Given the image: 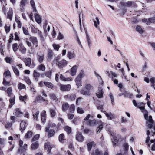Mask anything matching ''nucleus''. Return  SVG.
Returning <instances> with one entry per match:
<instances>
[{
  "instance_id": "1a4fd4ad",
  "label": "nucleus",
  "mask_w": 155,
  "mask_h": 155,
  "mask_svg": "<svg viewBox=\"0 0 155 155\" xmlns=\"http://www.w3.org/2000/svg\"><path fill=\"white\" fill-rule=\"evenodd\" d=\"M98 124V121L95 119L89 120L87 122V125L90 126H94Z\"/></svg>"
},
{
  "instance_id": "5fc2aeb1",
  "label": "nucleus",
  "mask_w": 155,
  "mask_h": 155,
  "mask_svg": "<svg viewBox=\"0 0 155 155\" xmlns=\"http://www.w3.org/2000/svg\"><path fill=\"white\" fill-rule=\"evenodd\" d=\"M30 3H31V6L33 8V12H36L37 11V10L35 8V3H34V1L33 0H31V1H30Z\"/></svg>"
},
{
  "instance_id": "3c124183",
  "label": "nucleus",
  "mask_w": 155,
  "mask_h": 155,
  "mask_svg": "<svg viewBox=\"0 0 155 155\" xmlns=\"http://www.w3.org/2000/svg\"><path fill=\"white\" fill-rule=\"evenodd\" d=\"M30 38H27L26 39L25 42L27 45L29 47H31L32 46L31 43L30 42L31 41Z\"/></svg>"
},
{
  "instance_id": "c85d7f7f",
  "label": "nucleus",
  "mask_w": 155,
  "mask_h": 155,
  "mask_svg": "<svg viewBox=\"0 0 155 155\" xmlns=\"http://www.w3.org/2000/svg\"><path fill=\"white\" fill-rule=\"evenodd\" d=\"M15 97H11L9 101L10 102V104L9 107H11L15 103Z\"/></svg>"
},
{
  "instance_id": "7ed1b4c3",
  "label": "nucleus",
  "mask_w": 155,
  "mask_h": 155,
  "mask_svg": "<svg viewBox=\"0 0 155 155\" xmlns=\"http://www.w3.org/2000/svg\"><path fill=\"white\" fill-rule=\"evenodd\" d=\"M25 62L26 66L30 67L31 68H33L35 66V64L34 62H32L31 63V59L30 58H25Z\"/></svg>"
},
{
  "instance_id": "0eeeda50",
  "label": "nucleus",
  "mask_w": 155,
  "mask_h": 155,
  "mask_svg": "<svg viewBox=\"0 0 155 155\" xmlns=\"http://www.w3.org/2000/svg\"><path fill=\"white\" fill-rule=\"evenodd\" d=\"M45 132L48 133V137L53 136L55 134V131L54 130L51 129L49 130V128L46 127L45 129Z\"/></svg>"
},
{
  "instance_id": "774afa93",
  "label": "nucleus",
  "mask_w": 155,
  "mask_h": 155,
  "mask_svg": "<svg viewBox=\"0 0 155 155\" xmlns=\"http://www.w3.org/2000/svg\"><path fill=\"white\" fill-rule=\"evenodd\" d=\"M70 100L73 101L75 99L76 97V95L74 94H70Z\"/></svg>"
},
{
  "instance_id": "f3484780",
  "label": "nucleus",
  "mask_w": 155,
  "mask_h": 155,
  "mask_svg": "<svg viewBox=\"0 0 155 155\" xmlns=\"http://www.w3.org/2000/svg\"><path fill=\"white\" fill-rule=\"evenodd\" d=\"M132 3L133 2L131 1H128L126 2H120L121 5L128 7H130L132 5Z\"/></svg>"
},
{
  "instance_id": "bb28decb",
  "label": "nucleus",
  "mask_w": 155,
  "mask_h": 155,
  "mask_svg": "<svg viewBox=\"0 0 155 155\" xmlns=\"http://www.w3.org/2000/svg\"><path fill=\"white\" fill-rule=\"evenodd\" d=\"M35 18L36 22L40 24L41 22V19L40 16L38 14H36L35 15Z\"/></svg>"
},
{
  "instance_id": "dca6fc26",
  "label": "nucleus",
  "mask_w": 155,
  "mask_h": 155,
  "mask_svg": "<svg viewBox=\"0 0 155 155\" xmlns=\"http://www.w3.org/2000/svg\"><path fill=\"white\" fill-rule=\"evenodd\" d=\"M4 78H7L8 79H10L11 78V73L8 70H5L3 74Z\"/></svg>"
},
{
  "instance_id": "ddd939ff",
  "label": "nucleus",
  "mask_w": 155,
  "mask_h": 155,
  "mask_svg": "<svg viewBox=\"0 0 155 155\" xmlns=\"http://www.w3.org/2000/svg\"><path fill=\"white\" fill-rule=\"evenodd\" d=\"M37 58L38 62L40 63H41L43 62L44 59V55L43 54H37Z\"/></svg>"
},
{
  "instance_id": "4c0bfd02",
  "label": "nucleus",
  "mask_w": 155,
  "mask_h": 155,
  "mask_svg": "<svg viewBox=\"0 0 155 155\" xmlns=\"http://www.w3.org/2000/svg\"><path fill=\"white\" fill-rule=\"evenodd\" d=\"M155 22V17H153L148 19L147 23V25H149L150 23H154Z\"/></svg>"
},
{
  "instance_id": "09e8293b",
  "label": "nucleus",
  "mask_w": 155,
  "mask_h": 155,
  "mask_svg": "<svg viewBox=\"0 0 155 155\" xmlns=\"http://www.w3.org/2000/svg\"><path fill=\"white\" fill-rule=\"evenodd\" d=\"M97 97L99 98H102L103 97V92L101 90H99L97 93L96 94Z\"/></svg>"
},
{
  "instance_id": "f257e3e1",
  "label": "nucleus",
  "mask_w": 155,
  "mask_h": 155,
  "mask_svg": "<svg viewBox=\"0 0 155 155\" xmlns=\"http://www.w3.org/2000/svg\"><path fill=\"white\" fill-rule=\"evenodd\" d=\"M84 89H82L80 91V93L83 95L89 96L91 92L93 91L94 88V86L88 83H86L84 86Z\"/></svg>"
},
{
  "instance_id": "ea45409f",
  "label": "nucleus",
  "mask_w": 155,
  "mask_h": 155,
  "mask_svg": "<svg viewBox=\"0 0 155 155\" xmlns=\"http://www.w3.org/2000/svg\"><path fill=\"white\" fill-rule=\"evenodd\" d=\"M30 27L31 29V31L32 32L34 33H37L38 31V29L36 28L33 25H31L30 26Z\"/></svg>"
},
{
  "instance_id": "b1692460",
  "label": "nucleus",
  "mask_w": 155,
  "mask_h": 155,
  "mask_svg": "<svg viewBox=\"0 0 155 155\" xmlns=\"http://www.w3.org/2000/svg\"><path fill=\"white\" fill-rule=\"evenodd\" d=\"M102 151H99L98 149H97L94 150L91 153V155H102Z\"/></svg>"
},
{
  "instance_id": "7c9ffc66",
  "label": "nucleus",
  "mask_w": 155,
  "mask_h": 155,
  "mask_svg": "<svg viewBox=\"0 0 155 155\" xmlns=\"http://www.w3.org/2000/svg\"><path fill=\"white\" fill-rule=\"evenodd\" d=\"M12 68L15 74L17 76H18L19 75V71L17 69V68L16 67V66H12Z\"/></svg>"
},
{
  "instance_id": "0e129e2a",
  "label": "nucleus",
  "mask_w": 155,
  "mask_h": 155,
  "mask_svg": "<svg viewBox=\"0 0 155 155\" xmlns=\"http://www.w3.org/2000/svg\"><path fill=\"white\" fill-rule=\"evenodd\" d=\"M101 124L99 126L97 127V133H99L100 131L103 128V125L102 123L100 121Z\"/></svg>"
},
{
  "instance_id": "4d7b16f0",
  "label": "nucleus",
  "mask_w": 155,
  "mask_h": 155,
  "mask_svg": "<svg viewBox=\"0 0 155 155\" xmlns=\"http://www.w3.org/2000/svg\"><path fill=\"white\" fill-rule=\"evenodd\" d=\"M75 109V107L74 104H72L71 105L69 108L70 111L72 113L74 112V111Z\"/></svg>"
},
{
  "instance_id": "412c9836",
  "label": "nucleus",
  "mask_w": 155,
  "mask_h": 155,
  "mask_svg": "<svg viewBox=\"0 0 155 155\" xmlns=\"http://www.w3.org/2000/svg\"><path fill=\"white\" fill-rule=\"evenodd\" d=\"M44 84L45 86L50 89H52L54 87V85L51 82H44Z\"/></svg>"
},
{
  "instance_id": "c9c22d12",
  "label": "nucleus",
  "mask_w": 155,
  "mask_h": 155,
  "mask_svg": "<svg viewBox=\"0 0 155 155\" xmlns=\"http://www.w3.org/2000/svg\"><path fill=\"white\" fill-rule=\"evenodd\" d=\"M12 9H10L7 13V18L11 20L12 16Z\"/></svg>"
},
{
  "instance_id": "49530a36",
  "label": "nucleus",
  "mask_w": 155,
  "mask_h": 155,
  "mask_svg": "<svg viewBox=\"0 0 155 155\" xmlns=\"http://www.w3.org/2000/svg\"><path fill=\"white\" fill-rule=\"evenodd\" d=\"M12 88L11 87L8 88L6 92L9 97L11 96L12 95Z\"/></svg>"
},
{
  "instance_id": "680f3d73",
  "label": "nucleus",
  "mask_w": 155,
  "mask_h": 155,
  "mask_svg": "<svg viewBox=\"0 0 155 155\" xmlns=\"http://www.w3.org/2000/svg\"><path fill=\"white\" fill-rule=\"evenodd\" d=\"M150 142L152 143H153L152 146V150L153 151L155 150V139L151 140Z\"/></svg>"
},
{
  "instance_id": "c03bdc74",
  "label": "nucleus",
  "mask_w": 155,
  "mask_h": 155,
  "mask_svg": "<svg viewBox=\"0 0 155 155\" xmlns=\"http://www.w3.org/2000/svg\"><path fill=\"white\" fill-rule=\"evenodd\" d=\"M15 21L17 24V26L19 28H21L22 26V23L17 18H15Z\"/></svg>"
},
{
  "instance_id": "13d9d810",
  "label": "nucleus",
  "mask_w": 155,
  "mask_h": 155,
  "mask_svg": "<svg viewBox=\"0 0 155 155\" xmlns=\"http://www.w3.org/2000/svg\"><path fill=\"white\" fill-rule=\"evenodd\" d=\"M12 48L14 52H16L18 49V44L17 43L13 44L12 45Z\"/></svg>"
},
{
  "instance_id": "4468645a",
  "label": "nucleus",
  "mask_w": 155,
  "mask_h": 155,
  "mask_svg": "<svg viewBox=\"0 0 155 155\" xmlns=\"http://www.w3.org/2000/svg\"><path fill=\"white\" fill-rule=\"evenodd\" d=\"M78 66L77 65L73 66L71 70V74L72 76H75L77 72V70Z\"/></svg>"
},
{
  "instance_id": "cd10ccee",
  "label": "nucleus",
  "mask_w": 155,
  "mask_h": 155,
  "mask_svg": "<svg viewBox=\"0 0 155 155\" xmlns=\"http://www.w3.org/2000/svg\"><path fill=\"white\" fill-rule=\"evenodd\" d=\"M93 22L95 27L97 28L98 27V25H99L100 23L99 20L97 17H96L95 19H93Z\"/></svg>"
},
{
  "instance_id": "4be33fe9",
  "label": "nucleus",
  "mask_w": 155,
  "mask_h": 155,
  "mask_svg": "<svg viewBox=\"0 0 155 155\" xmlns=\"http://www.w3.org/2000/svg\"><path fill=\"white\" fill-rule=\"evenodd\" d=\"M75 81L78 87L81 86V79L79 78L78 77H76L75 79Z\"/></svg>"
},
{
  "instance_id": "473e14b6",
  "label": "nucleus",
  "mask_w": 155,
  "mask_h": 155,
  "mask_svg": "<svg viewBox=\"0 0 155 155\" xmlns=\"http://www.w3.org/2000/svg\"><path fill=\"white\" fill-rule=\"evenodd\" d=\"M65 138L64 136V134H60L59 136V140L60 142L62 143H64Z\"/></svg>"
},
{
  "instance_id": "e2e57ef3",
  "label": "nucleus",
  "mask_w": 155,
  "mask_h": 155,
  "mask_svg": "<svg viewBox=\"0 0 155 155\" xmlns=\"http://www.w3.org/2000/svg\"><path fill=\"white\" fill-rule=\"evenodd\" d=\"M53 54L51 50H49L48 54V58L49 59H51L53 56Z\"/></svg>"
},
{
  "instance_id": "a18cd8bd",
  "label": "nucleus",
  "mask_w": 155,
  "mask_h": 155,
  "mask_svg": "<svg viewBox=\"0 0 155 155\" xmlns=\"http://www.w3.org/2000/svg\"><path fill=\"white\" fill-rule=\"evenodd\" d=\"M24 79L25 82L29 85H30L31 84V82L29 78V77H25L24 78Z\"/></svg>"
},
{
  "instance_id": "2f4dec72",
  "label": "nucleus",
  "mask_w": 155,
  "mask_h": 155,
  "mask_svg": "<svg viewBox=\"0 0 155 155\" xmlns=\"http://www.w3.org/2000/svg\"><path fill=\"white\" fill-rule=\"evenodd\" d=\"M75 55L71 52H68L67 53V57L69 59H73L74 58Z\"/></svg>"
},
{
  "instance_id": "20e7f679",
  "label": "nucleus",
  "mask_w": 155,
  "mask_h": 155,
  "mask_svg": "<svg viewBox=\"0 0 155 155\" xmlns=\"http://www.w3.org/2000/svg\"><path fill=\"white\" fill-rule=\"evenodd\" d=\"M59 86L60 90L63 91H68L71 88V86L69 84L66 85L60 84Z\"/></svg>"
},
{
  "instance_id": "de8ad7c7",
  "label": "nucleus",
  "mask_w": 155,
  "mask_h": 155,
  "mask_svg": "<svg viewBox=\"0 0 155 155\" xmlns=\"http://www.w3.org/2000/svg\"><path fill=\"white\" fill-rule=\"evenodd\" d=\"M33 75L35 79L38 78L40 75L39 73L36 70L34 71Z\"/></svg>"
},
{
  "instance_id": "5701e85b",
  "label": "nucleus",
  "mask_w": 155,
  "mask_h": 155,
  "mask_svg": "<svg viewBox=\"0 0 155 155\" xmlns=\"http://www.w3.org/2000/svg\"><path fill=\"white\" fill-rule=\"evenodd\" d=\"M56 109V108L55 107H54L53 108H51L49 109V111L51 117H54L55 116L56 114V112L55 111Z\"/></svg>"
},
{
  "instance_id": "79ce46f5",
  "label": "nucleus",
  "mask_w": 155,
  "mask_h": 155,
  "mask_svg": "<svg viewBox=\"0 0 155 155\" xmlns=\"http://www.w3.org/2000/svg\"><path fill=\"white\" fill-rule=\"evenodd\" d=\"M123 94L125 97L131 98L132 96L131 94L127 91H125Z\"/></svg>"
},
{
  "instance_id": "6e6d98bb",
  "label": "nucleus",
  "mask_w": 155,
  "mask_h": 155,
  "mask_svg": "<svg viewBox=\"0 0 155 155\" xmlns=\"http://www.w3.org/2000/svg\"><path fill=\"white\" fill-rule=\"evenodd\" d=\"M64 129L67 132L68 134H69L71 133V128L70 127L66 126L64 127Z\"/></svg>"
},
{
  "instance_id": "bf43d9fd",
  "label": "nucleus",
  "mask_w": 155,
  "mask_h": 155,
  "mask_svg": "<svg viewBox=\"0 0 155 155\" xmlns=\"http://www.w3.org/2000/svg\"><path fill=\"white\" fill-rule=\"evenodd\" d=\"M84 76V71L83 70H81L80 71L79 74L77 77H78L79 78H82Z\"/></svg>"
},
{
  "instance_id": "338daca9",
  "label": "nucleus",
  "mask_w": 155,
  "mask_h": 155,
  "mask_svg": "<svg viewBox=\"0 0 155 155\" xmlns=\"http://www.w3.org/2000/svg\"><path fill=\"white\" fill-rule=\"evenodd\" d=\"M39 135L38 134L36 135L32 139V141H34L38 140L39 137Z\"/></svg>"
},
{
  "instance_id": "9d476101",
  "label": "nucleus",
  "mask_w": 155,
  "mask_h": 155,
  "mask_svg": "<svg viewBox=\"0 0 155 155\" xmlns=\"http://www.w3.org/2000/svg\"><path fill=\"white\" fill-rule=\"evenodd\" d=\"M111 135L112 136L113 139H112V142L113 143L114 147H115L118 145V140L117 139L114 133L111 134Z\"/></svg>"
},
{
  "instance_id": "f704fd0d",
  "label": "nucleus",
  "mask_w": 155,
  "mask_h": 155,
  "mask_svg": "<svg viewBox=\"0 0 155 155\" xmlns=\"http://www.w3.org/2000/svg\"><path fill=\"white\" fill-rule=\"evenodd\" d=\"M94 142L92 141L87 143V146L88 151H89L91 150L92 146L94 144Z\"/></svg>"
},
{
  "instance_id": "f8f14e48",
  "label": "nucleus",
  "mask_w": 155,
  "mask_h": 155,
  "mask_svg": "<svg viewBox=\"0 0 155 155\" xmlns=\"http://www.w3.org/2000/svg\"><path fill=\"white\" fill-rule=\"evenodd\" d=\"M31 40V41L32 42L33 44L35 46V47L37 48L38 46V40L37 38L35 37H30Z\"/></svg>"
},
{
  "instance_id": "72a5a7b5",
  "label": "nucleus",
  "mask_w": 155,
  "mask_h": 155,
  "mask_svg": "<svg viewBox=\"0 0 155 155\" xmlns=\"http://www.w3.org/2000/svg\"><path fill=\"white\" fill-rule=\"evenodd\" d=\"M22 114L21 112L20 111L19 109H17L15 110L14 114L17 117L19 116Z\"/></svg>"
},
{
  "instance_id": "2eb2a0df",
  "label": "nucleus",
  "mask_w": 155,
  "mask_h": 155,
  "mask_svg": "<svg viewBox=\"0 0 155 155\" xmlns=\"http://www.w3.org/2000/svg\"><path fill=\"white\" fill-rule=\"evenodd\" d=\"M27 125L26 123L24 121H22L20 124V130L21 132L23 131Z\"/></svg>"
},
{
  "instance_id": "a878e982",
  "label": "nucleus",
  "mask_w": 155,
  "mask_h": 155,
  "mask_svg": "<svg viewBox=\"0 0 155 155\" xmlns=\"http://www.w3.org/2000/svg\"><path fill=\"white\" fill-rule=\"evenodd\" d=\"M60 79L61 80L64 81H72V78H66L62 74L60 75Z\"/></svg>"
},
{
  "instance_id": "37998d69",
  "label": "nucleus",
  "mask_w": 155,
  "mask_h": 155,
  "mask_svg": "<svg viewBox=\"0 0 155 155\" xmlns=\"http://www.w3.org/2000/svg\"><path fill=\"white\" fill-rule=\"evenodd\" d=\"M8 78H4L3 79V84L5 86H7L9 85L10 83V81H8Z\"/></svg>"
},
{
  "instance_id": "69168bd1",
  "label": "nucleus",
  "mask_w": 155,
  "mask_h": 155,
  "mask_svg": "<svg viewBox=\"0 0 155 155\" xmlns=\"http://www.w3.org/2000/svg\"><path fill=\"white\" fill-rule=\"evenodd\" d=\"M27 0H22L20 2V8L23 7L25 6Z\"/></svg>"
},
{
  "instance_id": "39448f33",
  "label": "nucleus",
  "mask_w": 155,
  "mask_h": 155,
  "mask_svg": "<svg viewBox=\"0 0 155 155\" xmlns=\"http://www.w3.org/2000/svg\"><path fill=\"white\" fill-rule=\"evenodd\" d=\"M76 140L79 142H82L84 140V137L81 133L77 132L76 136Z\"/></svg>"
},
{
  "instance_id": "423d86ee",
  "label": "nucleus",
  "mask_w": 155,
  "mask_h": 155,
  "mask_svg": "<svg viewBox=\"0 0 155 155\" xmlns=\"http://www.w3.org/2000/svg\"><path fill=\"white\" fill-rule=\"evenodd\" d=\"M68 63L67 61L64 59L62 60L59 61L57 64L59 68H61L65 66Z\"/></svg>"
},
{
  "instance_id": "393cba45",
  "label": "nucleus",
  "mask_w": 155,
  "mask_h": 155,
  "mask_svg": "<svg viewBox=\"0 0 155 155\" xmlns=\"http://www.w3.org/2000/svg\"><path fill=\"white\" fill-rule=\"evenodd\" d=\"M106 115L108 120H111L114 118V115L111 113H107L105 111V113H104Z\"/></svg>"
},
{
  "instance_id": "aec40b11",
  "label": "nucleus",
  "mask_w": 155,
  "mask_h": 155,
  "mask_svg": "<svg viewBox=\"0 0 155 155\" xmlns=\"http://www.w3.org/2000/svg\"><path fill=\"white\" fill-rule=\"evenodd\" d=\"M69 105L67 102L64 103L62 106V109L63 111H66L69 108Z\"/></svg>"
},
{
  "instance_id": "58836bf2",
  "label": "nucleus",
  "mask_w": 155,
  "mask_h": 155,
  "mask_svg": "<svg viewBox=\"0 0 155 155\" xmlns=\"http://www.w3.org/2000/svg\"><path fill=\"white\" fill-rule=\"evenodd\" d=\"M104 104H102L101 105H98L97 106V109L100 110L103 113H105V111L103 110L104 109Z\"/></svg>"
},
{
  "instance_id": "052dcab7",
  "label": "nucleus",
  "mask_w": 155,
  "mask_h": 155,
  "mask_svg": "<svg viewBox=\"0 0 155 155\" xmlns=\"http://www.w3.org/2000/svg\"><path fill=\"white\" fill-rule=\"evenodd\" d=\"M147 120L146 121H147L148 123H153V121L152 119V117L151 116H149V117L147 118Z\"/></svg>"
},
{
  "instance_id": "a19ab883",
  "label": "nucleus",
  "mask_w": 155,
  "mask_h": 155,
  "mask_svg": "<svg viewBox=\"0 0 155 155\" xmlns=\"http://www.w3.org/2000/svg\"><path fill=\"white\" fill-rule=\"evenodd\" d=\"M37 69L39 70L44 71L45 70V68L43 64H41L37 67Z\"/></svg>"
},
{
  "instance_id": "603ef678",
  "label": "nucleus",
  "mask_w": 155,
  "mask_h": 155,
  "mask_svg": "<svg viewBox=\"0 0 155 155\" xmlns=\"http://www.w3.org/2000/svg\"><path fill=\"white\" fill-rule=\"evenodd\" d=\"M32 135V132L31 131H28L25 136V137L26 138H30Z\"/></svg>"
},
{
  "instance_id": "e433bc0d",
  "label": "nucleus",
  "mask_w": 155,
  "mask_h": 155,
  "mask_svg": "<svg viewBox=\"0 0 155 155\" xmlns=\"http://www.w3.org/2000/svg\"><path fill=\"white\" fill-rule=\"evenodd\" d=\"M136 30L140 34H142L144 32V31L142 29L141 27L139 25H137L136 28Z\"/></svg>"
},
{
  "instance_id": "6e6552de",
  "label": "nucleus",
  "mask_w": 155,
  "mask_h": 155,
  "mask_svg": "<svg viewBox=\"0 0 155 155\" xmlns=\"http://www.w3.org/2000/svg\"><path fill=\"white\" fill-rule=\"evenodd\" d=\"M20 52L23 54H25L26 48L21 44H20L18 46Z\"/></svg>"
},
{
  "instance_id": "a211bd4d",
  "label": "nucleus",
  "mask_w": 155,
  "mask_h": 155,
  "mask_svg": "<svg viewBox=\"0 0 155 155\" xmlns=\"http://www.w3.org/2000/svg\"><path fill=\"white\" fill-rule=\"evenodd\" d=\"M49 96L50 99L51 100L54 101H58V97H57L54 93H51L50 94Z\"/></svg>"
},
{
  "instance_id": "9b49d317",
  "label": "nucleus",
  "mask_w": 155,
  "mask_h": 155,
  "mask_svg": "<svg viewBox=\"0 0 155 155\" xmlns=\"http://www.w3.org/2000/svg\"><path fill=\"white\" fill-rule=\"evenodd\" d=\"M44 147L48 152L50 153L51 152V148L53 147H52L51 144L50 143L47 142L45 143Z\"/></svg>"
},
{
  "instance_id": "8fccbe9b",
  "label": "nucleus",
  "mask_w": 155,
  "mask_h": 155,
  "mask_svg": "<svg viewBox=\"0 0 155 155\" xmlns=\"http://www.w3.org/2000/svg\"><path fill=\"white\" fill-rule=\"evenodd\" d=\"M18 87L19 90H21L25 88V86L22 83H20L18 84Z\"/></svg>"
},
{
  "instance_id": "c756f323",
  "label": "nucleus",
  "mask_w": 155,
  "mask_h": 155,
  "mask_svg": "<svg viewBox=\"0 0 155 155\" xmlns=\"http://www.w3.org/2000/svg\"><path fill=\"white\" fill-rule=\"evenodd\" d=\"M38 146L39 144L38 142H35L31 144V147L32 149L35 150L37 149L38 147Z\"/></svg>"
},
{
  "instance_id": "6ab92c4d",
  "label": "nucleus",
  "mask_w": 155,
  "mask_h": 155,
  "mask_svg": "<svg viewBox=\"0 0 155 155\" xmlns=\"http://www.w3.org/2000/svg\"><path fill=\"white\" fill-rule=\"evenodd\" d=\"M33 117L34 119H35L36 120H38V117L39 112L37 110H35V111L33 112Z\"/></svg>"
},
{
  "instance_id": "864d4df0",
  "label": "nucleus",
  "mask_w": 155,
  "mask_h": 155,
  "mask_svg": "<svg viewBox=\"0 0 155 155\" xmlns=\"http://www.w3.org/2000/svg\"><path fill=\"white\" fill-rule=\"evenodd\" d=\"M124 149V150L125 152V153H127V151L129 149V145L127 143H124L123 144Z\"/></svg>"
},
{
  "instance_id": "f03ea898",
  "label": "nucleus",
  "mask_w": 155,
  "mask_h": 155,
  "mask_svg": "<svg viewBox=\"0 0 155 155\" xmlns=\"http://www.w3.org/2000/svg\"><path fill=\"white\" fill-rule=\"evenodd\" d=\"M19 142L20 147L18 149V153L21 154L25 153L27 149V145L26 144H23V141L21 140H19Z\"/></svg>"
}]
</instances>
